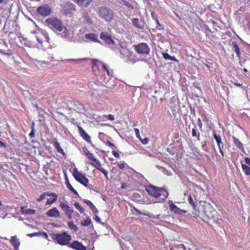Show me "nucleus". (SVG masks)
<instances>
[{
    "label": "nucleus",
    "instance_id": "nucleus-53",
    "mask_svg": "<svg viewBox=\"0 0 250 250\" xmlns=\"http://www.w3.org/2000/svg\"><path fill=\"white\" fill-rule=\"evenodd\" d=\"M0 147H7V145L6 144L1 141H0Z\"/></svg>",
    "mask_w": 250,
    "mask_h": 250
},
{
    "label": "nucleus",
    "instance_id": "nucleus-16",
    "mask_svg": "<svg viewBox=\"0 0 250 250\" xmlns=\"http://www.w3.org/2000/svg\"><path fill=\"white\" fill-rule=\"evenodd\" d=\"M47 216L58 218L60 217V213L56 207L49 209L46 213Z\"/></svg>",
    "mask_w": 250,
    "mask_h": 250
},
{
    "label": "nucleus",
    "instance_id": "nucleus-23",
    "mask_svg": "<svg viewBox=\"0 0 250 250\" xmlns=\"http://www.w3.org/2000/svg\"><path fill=\"white\" fill-rule=\"evenodd\" d=\"M82 18L83 19L84 22L90 25L92 24V20L89 14L87 11H84L82 14Z\"/></svg>",
    "mask_w": 250,
    "mask_h": 250
},
{
    "label": "nucleus",
    "instance_id": "nucleus-47",
    "mask_svg": "<svg viewBox=\"0 0 250 250\" xmlns=\"http://www.w3.org/2000/svg\"><path fill=\"white\" fill-rule=\"evenodd\" d=\"M83 151L84 153V154L86 156L89 154L90 152L88 150L87 148L85 146H84L83 147Z\"/></svg>",
    "mask_w": 250,
    "mask_h": 250
},
{
    "label": "nucleus",
    "instance_id": "nucleus-54",
    "mask_svg": "<svg viewBox=\"0 0 250 250\" xmlns=\"http://www.w3.org/2000/svg\"><path fill=\"white\" fill-rule=\"evenodd\" d=\"M151 17L153 20H155V17H157L156 15L154 12L151 13Z\"/></svg>",
    "mask_w": 250,
    "mask_h": 250
},
{
    "label": "nucleus",
    "instance_id": "nucleus-4",
    "mask_svg": "<svg viewBox=\"0 0 250 250\" xmlns=\"http://www.w3.org/2000/svg\"><path fill=\"white\" fill-rule=\"evenodd\" d=\"M52 238L60 245L68 246L72 239L71 236L65 231L61 233L52 234Z\"/></svg>",
    "mask_w": 250,
    "mask_h": 250
},
{
    "label": "nucleus",
    "instance_id": "nucleus-15",
    "mask_svg": "<svg viewBox=\"0 0 250 250\" xmlns=\"http://www.w3.org/2000/svg\"><path fill=\"white\" fill-rule=\"evenodd\" d=\"M169 209L173 213L179 215L185 214L187 212V210L181 209L173 203H171V204L170 205Z\"/></svg>",
    "mask_w": 250,
    "mask_h": 250
},
{
    "label": "nucleus",
    "instance_id": "nucleus-1",
    "mask_svg": "<svg viewBox=\"0 0 250 250\" xmlns=\"http://www.w3.org/2000/svg\"><path fill=\"white\" fill-rule=\"evenodd\" d=\"M47 25L55 32H62V36L64 38H67L69 36V32L67 28L65 27L62 21L57 18L51 17L45 20Z\"/></svg>",
    "mask_w": 250,
    "mask_h": 250
},
{
    "label": "nucleus",
    "instance_id": "nucleus-11",
    "mask_svg": "<svg viewBox=\"0 0 250 250\" xmlns=\"http://www.w3.org/2000/svg\"><path fill=\"white\" fill-rule=\"evenodd\" d=\"M60 207L65 212V215L67 216V217L69 219H71L72 218L73 210L71 209L68 205L63 202H61Z\"/></svg>",
    "mask_w": 250,
    "mask_h": 250
},
{
    "label": "nucleus",
    "instance_id": "nucleus-27",
    "mask_svg": "<svg viewBox=\"0 0 250 250\" xmlns=\"http://www.w3.org/2000/svg\"><path fill=\"white\" fill-rule=\"evenodd\" d=\"M191 134L193 137L196 138L198 141L200 140V134L195 125H194V127L192 129Z\"/></svg>",
    "mask_w": 250,
    "mask_h": 250
},
{
    "label": "nucleus",
    "instance_id": "nucleus-61",
    "mask_svg": "<svg viewBox=\"0 0 250 250\" xmlns=\"http://www.w3.org/2000/svg\"><path fill=\"white\" fill-rule=\"evenodd\" d=\"M45 37L46 39V41L48 42H49V37L46 35H45Z\"/></svg>",
    "mask_w": 250,
    "mask_h": 250
},
{
    "label": "nucleus",
    "instance_id": "nucleus-34",
    "mask_svg": "<svg viewBox=\"0 0 250 250\" xmlns=\"http://www.w3.org/2000/svg\"><path fill=\"white\" fill-rule=\"evenodd\" d=\"M68 225L71 229H73L75 231L78 230L77 227L74 224L73 221L68 222Z\"/></svg>",
    "mask_w": 250,
    "mask_h": 250
},
{
    "label": "nucleus",
    "instance_id": "nucleus-48",
    "mask_svg": "<svg viewBox=\"0 0 250 250\" xmlns=\"http://www.w3.org/2000/svg\"><path fill=\"white\" fill-rule=\"evenodd\" d=\"M141 139V142L144 145H146L148 143L149 139L147 138H145L144 139Z\"/></svg>",
    "mask_w": 250,
    "mask_h": 250
},
{
    "label": "nucleus",
    "instance_id": "nucleus-5",
    "mask_svg": "<svg viewBox=\"0 0 250 250\" xmlns=\"http://www.w3.org/2000/svg\"><path fill=\"white\" fill-rule=\"evenodd\" d=\"M72 174L77 182L85 187L88 188L89 179L83 173L79 171L77 168L73 169Z\"/></svg>",
    "mask_w": 250,
    "mask_h": 250
},
{
    "label": "nucleus",
    "instance_id": "nucleus-59",
    "mask_svg": "<svg viewBox=\"0 0 250 250\" xmlns=\"http://www.w3.org/2000/svg\"><path fill=\"white\" fill-rule=\"evenodd\" d=\"M70 6H71V8H72L73 10H75V6L74 4L71 3Z\"/></svg>",
    "mask_w": 250,
    "mask_h": 250
},
{
    "label": "nucleus",
    "instance_id": "nucleus-36",
    "mask_svg": "<svg viewBox=\"0 0 250 250\" xmlns=\"http://www.w3.org/2000/svg\"><path fill=\"white\" fill-rule=\"evenodd\" d=\"M123 4L125 5L127 8H129L130 10H133L134 9L133 5L130 3L129 2L127 1L126 0H123Z\"/></svg>",
    "mask_w": 250,
    "mask_h": 250
},
{
    "label": "nucleus",
    "instance_id": "nucleus-28",
    "mask_svg": "<svg viewBox=\"0 0 250 250\" xmlns=\"http://www.w3.org/2000/svg\"><path fill=\"white\" fill-rule=\"evenodd\" d=\"M163 58L167 60H170L171 61H173L176 62H179V60L177 59L174 56H171L170 55H169L168 53L166 52H163L162 53Z\"/></svg>",
    "mask_w": 250,
    "mask_h": 250
},
{
    "label": "nucleus",
    "instance_id": "nucleus-13",
    "mask_svg": "<svg viewBox=\"0 0 250 250\" xmlns=\"http://www.w3.org/2000/svg\"><path fill=\"white\" fill-rule=\"evenodd\" d=\"M68 247L75 250H86V247L78 241H73L69 244Z\"/></svg>",
    "mask_w": 250,
    "mask_h": 250
},
{
    "label": "nucleus",
    "instance_id": "nucleus-32",
    "mask_svg": "<svg viewBox=\"0 0 250 250\" xmlns=\"http://www.w3.org/2000/svg\"><path fill=\"white\" fill-rule=\"evenodd\" d=\"M132 24L136 28L141 29L142 28L140 22L138 18H134L132 20Z\"/></svg>",
    "mask_w": 250,
    "mask_h": 250
},
{
    "label": "nucleus",
    "instance_id": "nucleus-49",
    "mask_svg": "<svg viewBox=\"0 0 250 250\" xmlns=\"http://www.w3.org/2000/svg\"><path fill=\"white\" fill-rule=\"evenodd\" d=\"M112 153L113 154V155L116 158H120V155L116 151H114V150H113L112 151Z\"/></svg>",
    "mask_w": 250,
    "mask_h": 250
},
{
    "label": "nucleus",
    "instance_id": "nucleus-50",
    "mask_svg": "<svg viewBox=\"0 0 250 250\" xmlns=\"http://www.w3.org/2000/svg\"><path fill=\"white\" fill-rule=\"evenodd\" d=\"M245 161L247 165L250 167V158L249 157H246L245 158Z\"/></svg>",
    "mask_w": 250,
    "mask_h": 250
},
{
    "label": "nucleus",
    "instance_id": "nucleus-19",
    "mask_svg": "<svg viewBox=\"0 0 250 250\" xmlns=\"http://www.w3.org/2000/svg\"><path fill=\"white\" fill-rule=\"evenodd\" d=\"M52 144L54 147L57 149L58 153H61L63 156H65V153L63 149L61 147L59 142L57 141V139H54L53 141Z\"/></svg>",
    "mask_w": 250,
    "mask_h": 250
},
{
    "label": "nucleus",
    "instance_id": "nucleus-12",
    "mask_svg": "<svg viewBox=\"0 0 250 250\" xmlns=\"http://www.w3.org/2000/svg\"><path fill=\"white\" fill-rule=\"evenodd\" d=\"M213 137L217 143L219 152L221 153L222 157L223 158L224 157V153L223 150V146H221V145L222 144L221 137L220 135L217 134L216 132H214Z\"/></svg>",
    "mask_w": 250,
    "mask_h": 250
},
{
    "label": "nucleus",
    "instance_id": "nucleus-45",
    "mask_svg": "<svg viewBox=\"0 0 250 250\" xmlns=\"http://www.w3.org/2000/svg\"><path fill=\"white\" fill-rule=\"evenodd\" d=\"M118 167L120 169H123L125 167V162H123L121 163H118L117 164Z\"/></svg>",
    "mask_w": 250,
    "mask_h": 250
},
{
    "label": "nucleus",
    "instance_id": "nucleus-17",
    "mask_svg": "<svg viewBox=\"0 0 250 250\" xmlns=\"http://www.w3.org/2000/svg\"><path fill=\"white\" fill-rule=\"evenodd\" d=\"M10 242L12 246L14 247V250H19L20 242L16 236H12Z\"/></svg>",
    "mask_w": 250,
    "mask_h": 250
},
{
    "label": "nucleus",
    "instance_id": "nucleus-46",
    "mask_svg": "<svg viewBox=\"0 0 250 250\" xmlns=\"http://www.w3.org/2000/svg\"><path fill=\"white\" fill-rule=\"evenodd\" d=\"M105 145L110 147H113L115 148H116V146L109 141H107L105 143Z\"/></svg>",
    "mask_w": 250,
    "mask_h": 250
},
{
    "label": "nucleus",
    "instance_id": "nucleus-63",
    "mask_svg": "<svg viewBox=\"0 0 250 250\" xmlns=\"http://www.w3.org/2000/svg\"><path fill=\"white\" fill-rule=\"evenodd\" d=\"M4 0H0V3H2L4 2Z\"/></svg>",
    "mask_w": 250,
    "mask_h": 250
},
{
    "label": "nucleus",
    "instance_id": "nucleus-35",
    "mask_svg": "<svg viewBox=\"0 0 250 250\" xmlns=\"http://www.w3.org/2000/svg\"><path fill=\"white\" fill-rule=\"evenodd\" d=\"M46 195H50V193L47 192L42 193L40 195L39 198L37 199V201L39 202L42 201L45 198Z\"/></svg>",
    "mask_w": 250,
    "mask_h": 250
},
{
    "label": "nucleus",
    "instance_id": "nucleus-6",
    "mask_svg": "<svg viewBox=\"0 0 250 250\" xmlns=\"http://www.w3.org/2000/svg\"><path fill=\"white\" fill-rule=\"evenodd\" d=\"M136 52L141 55H147L149 54L150 48L145 42H141L133 46Z\"/></svg>",
    "mask_w": 250,
    "mask_h": 250
},
{
    "label": "nucleus",
    "instance_id": "nucleus-9",
    "mask_svg": "<svg viewBox=\"0 0 250 250\" xmlns=\"http://www.w3.org/2000/svg\"><path fill=\"white\" fill-rule=\"evenodd\" d=\"M92 162L90 163V164L97 169L98 170L101 171L102 173L104 174L106 180H108V176L107 171L104 169L103 167H102V165L99 160L97 159V161L98 162L99 164H97V162L95 161H92Z\"/></svg>",
    "mask_w": 250,
    "mask_h": 250
},
{
    "label": "nucleus",
    "instance_id": "nucleus-25",
    "mask_svg": "<svg viewBox=\"0 0 250 250\" xmlns=\"http://www.w3.org/2000/svg\"><path fill=\"white\" fill-rule=\"evenodd\" d=\"M85 38L94 42L101 43V42L98 40L97 36L94 33H89L85 35Z\"/></svg>",
    "mask_w": 250,
    "mask_h": 250
},
{
    "label": "nucleus",
    "instance_id": "nucleus-55",
    "mask_svg": "<svg viewBox=\"0 0 250 250\" xmlns=\"http://www.w3.org/2000/svg\"><path fill=\"white\" fill-rule=\"evenodd\" d=\"M232 83L235 85V86H238V87H242V84H240V83H237L236 82H233Z\"/></svg>",
    "mask_w": 250,
    "mask_h": 250
},
{
    "label": "nucleus",
    "instance_id": "nucleus-62",
    "mask_svg": "<svg viewBox=\"0 0 250 250\" xmlns=\"http://www.w3.org/2000/svg\"><path fill=\"white\" fill-rule=\"evenodd\" d=\"M205 65H206V66H207L208 69H209L210 66H209L207 64H205Z\"/></svg>",
    "mask_w": 250,
    "mask_h": 250
},
{
    "label": "nucleus",
    "instance_id": "nucleus-24",
    "mask_svg": "<svg viewBox=\"0 0 250 250\" xmlns=\"http://www.w3.org/2000/svg\"><path fill=\"white\" fill-rule=\"evenodd\" d=\"M120 52L121 54L122 55V57L124 58H128L130 57L132 53L128 48L123 46H121V49H120Z\"/></svg>",
    "mask_w": 250,
    "mask_h": 250
},
{
    "label": "nucleus",
    "instance_id": "nucleus-3",
    "mask_svg": "<svg viewBox=\"0 0 250 250\" xmlns=\"http://www.w3.org/2000/svg\"><path fill=\"white\" fill-rule=\"evenodd\" d=\"M97 15L98 17L107 22L112 21L114 19L113 10L106 6H101L98 7Z\"/></svg>",
    "mask_w": 250,
    "mask_h": 250
},
{
    "label": "nucleus",
    "instance_id": "nucleus-56",
    "mask_svg": "<svg viewBox=\"0 0 250 250\" xmlns=\"http://www.w3.org/2000/svg\"><path fill=\"white\" fill-rule=\"evenodd\" d=\"M134 209L136 211V212H137V213L138 214H142V212L139 209H138L137 208H136L135 207H134Z\"/></svg>",
    "mask_w": 250,
    "mask_h": 250
},
{
    "label": "nucleus",
    "instance_id": "nucleus-18",
    "mask_svg": "<svg viewBox=\"0 0 250 250\" xmlns=\"http://www.w3.org/2000/svg\"><path fill=\"white\" fill-rule=\"evenodd\" d=\"M98 61L97 59H93L92 61V71L96 76H98L100 74V69L98 65Z\"/></svg>",
    "mask_w": 250,
    "mask_h": 250
},
{
    "label": "nucleus",
    "instance_id": "nucleus-40",
    "mask_svg": "<svg viewBox=\"0 0 250 250\" xmlns=\"http://www.w3.org/2000/svg\"><path fill=\"white\" fill-rule=\"evenodd\" d=\"M197 125L199 127L200 130L203 131V124L202 121L200 118H198L197 119Z\"/></svg>",
    "mask_w": 250,
    "mask_h": 250
},
{
    "label": "nucleus",
    "instance_id": "nucleus-29",
    "mask_svg": "<svg viewBox=\"0 0 250 250\" xmlns=\"http://www.w3.org/2000/svg\"><path fill=\"white\" fill-rule=\"evenodd\" d=\"M49 196H51L53 197V199L52 200H51L50 199H48L45 204L46 205L52 204L54 203H55V202H56V201L57 200L58 196L55 193H50V195H49Z\"/></svg>",
    "mask_w": 250,
    "mask_h": 250
},
{
    "label": "nucleus",
    "instance_id": "nucleus-10",
    "mask_svg": "<svg viewBox=\"0 0 250 250\" xmlns=\"http://www.w3.org/2000/svg\"><path fill=\"white\" fill-rule=\"evenodd\" d=\"M79 133L82 138L86 142L90 145H92V142L90 136L84 130V129L80 125L78 126Z\"/></svg>",
    "mask_w": 250,
    "mask_h": 250
},
{
    "label": "nucleus",
    "instance_id": "nucleus-43",
    "mask_svg": "<svg viewBox=\"0 0 250 250\" xmlns=\"http://www.w3.org/2000/svg\"><path fill=\"white\" fill-rule=\"evenodd\" d=\"M83 202L85 203L89 208L93 207V204L89 200L84 199Z\"/></svg>",
    "mask_w": 250,
    "mask_h": 250
},
{
    "label": "nucleus",
    "instance_id": "nucleus-52",
    "mask_svg": "<svg viewBox=\"0 0 250 250\" xmlns=\"http://www.w3.org/2000/svg\"><path fill=\"white\" fill-rule=\"evenodd\" d=\"M90 208L95 213L98 212V210L94 205H93V207H91Z\"/></svg>",
    "mask_w": 250,
    "mask_h": 250
},
{
    "label": "nucleus",
    "instance_id": "nucleus-41",
    "mask_svg": "<svg viewBox=\"0 0 250 250\" xmlns=\"http://www.w3.org/2000/svg\"><path fill=\"white\" fill-rule=\"evenodd\" d=\"M103 68L105 70L107 74L109 76L110 72L108 67L104 63H103Z\"/></svg>",
    "mask_w": 250,
    "mask_h": 250
},
{
    "label": "nucleus",
    "instance_id": "nucleus-30",
    "mask_svg": "<svg viewBox=\"0 0 250 250\" xmlns=\"http://www.w3.org/2000/svg\"><path fill=\"white\" fill-rule=\"evenodd\" d=\"M232 44L233 46V50L236 53L237 56L240 58L241 56L240 50L237 42H233Z\"/></svg>",
    "mask_w": 250,
    "mask_h": 250
},
{
    "label": "nucleus",
    "instance_id": "nucleus-39",
    "mask_svg": "<svg viewBox=\"0 0 250 250\" xmlns=\"http://www.w3.org/2000/svg\"><path fill=\"white\" fill-rule=\"evenodd\" d=\"M34 125H35L34 123H33L32 125V126H31L32 130H31V132L29 134V137L30 138H34L35 137Z\"/></svg>",
    "mask_w": 250,
    "mask_h": 250
},
{
    "label": "nucleus",
    "instance_id": "nucleus-22",
    "mask_svg": "<svg viewBox=\"0 0 250 250\" xmlns=\"http://www.w3.org/2000/svg\"><path fill=\"white\" fill-rule=\"evenodd\" d=\"M65 184H66V187H67V188L71 191H72L74 193V194H75V195L78 196L79 195L78 192L73 188L72 186L70 183L66 174H65Z\"/></svg>",
    "mask_w": 250,
    "mask_h": 250
},
{
    "label": "nucleus",
    "instance_id": "nucleus-58",
    "mask_svg": "<svg viewBox=\"0 0 250 250\" xmlns=\"http://www.w3.org/2000/svg\"><path fill=\"white\" fill-rule=\"evenodd\" d=\"M36 235V233H34L28 234V236H30V237H32V236H35Z\"/></svg>",
    "mask_w": 250,
    "mask_h": 250
},
{
    "label": "nucleus",
    "instance_id": "nucleus-44",
    "mask_svg": "<svg viewBox=\"0 0 250 250\" xmlns=\"http://www.w3.org/2000/svg\"><path fill=\"white\" fill-rule=\"evenodd\" d=\"M104 117H105V118H107L108 120H110V121H113L114 120V116L112 115V114H109L108 115H104L103 116Z\"/></svg>",
    "mask_w": 250,
    "mask_h": 250
},
{
    "label": "nucleus",
    "instance_id": "nucleus-38",
    "mask_svg": "<svg viewBox=\"0 0 250 250\" xmlns=\"http://www.w3.org/2000/svg\"><path fill=\"white\" fill-rule=\"evenodd\" d=\"M74 206L77 209H78L81 213L84 212V209L82 208L79 203H75Z\"/></svg>",
    "mask_w": 250,
    "mask_h": 250
},
{
    "label": "nucleus",
    "instance_id": "nucleus-26",
    "mask_svg": "<svg viewBox=\"0 0 250 250\" xmlns=\"http://www.w3.org/2000/svg\"><path fill=\"white\" fill-rule=\"evenodd\" d=\"M21 211L22 214H27L30 215H34L36 213L35 210L30 208H26L25 207H21Z\"/></svg>",
    "mask_w": 250,
    "mask_h": 250
},
{
    "label": "nucleus",
    "instance_id": "nucleus-7",
    "mask_svg": "<svg viewBox=\"0 0 250 250\" xmlns=\"http://www.w3.org/2000/svg\"><path fill=\"white\" fill-rule=\"evenodd\" d=\"M100 39L108 45L111 47H114L115 42L111 36L107 32H102L100 33Z\"/></svg>",
    "mask_w": 250,
    "mask_h": 250
},
{
    "label": "nucleus",
    "instance_id": "nucleus-60",
    "mask_svg": "<svg viewBox=\"0 0 250 250\" xmlns=\"http://www.w3.org/2000/svg\"><path fill=\"white\" fill-rule=\"evenodd\" d=\"M248 29L250 31V20L248 21Z\"/></svg>",
    "mask_w": 250,
    "mask_h": 250
},
{
    "label": "nucleus",
    "instance_id": "nucleus-57",
    "mask_svg": "<svg viewBox=\"0 0 250 250\" xmlns=\"http://www.w3.org/2000/svg\"><path fill=\"white\" fill-rule=\"evenodd\" d=\"M95 220H96V222H100L101 219H100V218L98 216H96Z\"/></svg>",
    "mask_w": 250,
    "mask_h": 250
},
{
    "label": "nucleus",
    "instance_id": "nucleus-20",
    "mask_svg": "<svg viewBox=\"0 0 250 250\" xmlns=\"http://www.w3.org/2000/svg\"><path fill=\"white\" fill-rule=\"evenodd\" d=\"M78 5L83 7H88L92 1V0H74Z\"/></svg>",
    "mask_w": 250,
    "mask_h": 250
},
{
    "label": "nucleus",
    "instance_id": "nucleus-8",
    "mask_svg": "<svg viewBox=\"0 0 250 250\" xmlns=\"http://www.w3.org/2000/svg\"><path fill=\"white\" fill-rule=\"evenodd\" d=\"M51 8L47 4H44L41 6L37 9L38 13L43 17L49 16L51 14Z\"/></svg>",
    "mask_w": 250,
    "mask_h": 250
},
{
    "label": "nucleus",
    "instance_id": "nucleus-21",
    "mask_svg": "<svg viewBox=\"0 0 250 250\" xmlns=\"http://www.w3.org/2000/svg\"><path fill=\"white\" fill-rule=\"evenodd\" d=\"M233 142L237 148L241 151L244 150L243 144L242 142L235 136L232 137Z\"/></svg>",
    "mask_w": 250,
    "mask_h": 250
},
{
    "label": "nucleus",
    "instance_id": "nucleus-14",
    "mask_svg": "<svg viewBox=\"0 0 250 250\" xmlns=\"http://www.w3.org/2000/svg\"><path fill=\"white\" fill-rule=\"evenodd\" d=\"M188 203L191 206L193 209L194 210H196V205L197 202V200L194 195V193H190L187 199Z\"/></svg>",
    "mask_w": 250,
    "mask_h": 250
},
{
    "label": "nucleus",
    "instance_id": "nucleus-64",
    "mask_svg": "<svg viewBox=\"0 0 250 250\" xmlns=\"http://www.w3.org/2000/svg\"><path fill=\"white\" fill-rule=\"evenodd\" d=\"M182 249L185 250V247L184 246L182 247Z\"/></svg>",
    "mask_w": 250,
    "mask_h": 250
},
{
    "label": "nucleus",
    "instance_id": "nucleus-2",
    "mask_svg": "<svg viewBox=\"0 0 250 250\" xmlns=\"http://www.w3.org/2000/svg\"><path fill=\"white\" fill-rule=\"evenodd\" d=\"M146 190L150 196L157 199V202H164L168 195L166 190L162 188H157L155 186L150 185L147 187Z\"/></svg>",
    "mask_w": 250,
    "mask_h": 250
},
{
    "label": "nucleus",
    "instance_id": "nucleus-51",
    "mask_svg": "<svg viewBox=\"0 0 250 250\" xmlns=\"http://www.w3.org/2000/svg\"><path fill=\"white\" fill-rule=\"evenodd\" d=\"M134 130H135V133H136V136L139 138V139H141L140 138V133H139V129L138 128H134Z\"/></svg>",
    "mask_w": 250,
    "mask_h": 250
},
{
    "label": "nucleus",
    "instance_id": "nucleus-37",
    "mask_svg": "<svg viewBox=\"0 0 250 250\" xmlns=\"http://www.w3.org/2000/svg\"><path fill=\"white\" fill-rule=\"evenodd\" d=\"M87 158L90 161H96L97 164H99L98 162L97 161V159L95 158L93 154L91 152H90L86 155Z\"/></svg>",
    "mask_w": 250,
    "mask_h": 250
},
{
    "label": "nucleus",
    "instance_id": "nucleus-31",
    "mask_svg": "<svg viewBox=\"0 0 250 250\" xmlns=\"http://www.w3.org/2000/svg\"><path fill=\"white\" fill-rule=\"evenodd\" d=\"M242 168L244 173L247 176H250V167L246 164H242Z\"/></svg>",
    "mask_w": 250,
    "mask_h": 250
},
{
    "label": "nucleus",
    "instance_id": "nucleus-33",
    "mask_svg": "<svg viewBox=\"0 0 250 250\" xmlns=\"http://www.w3.org/2000/svg\"><path fill=\"white\" fill-rule=\"evenodd\" d=\"M91 223V220L89 217L85 219L82 222L81 224L82 226L87 227Z\"/></svg>",
    "mask_w": 250,
    "mask_h": 250
},
{
    "label": "nucleus",
    "instance_id": "nucleus-42",
    "mask_svg": "<svg viewBox=\"0 0 250 250\" xmlns=\"http://www.w3.org/2000/svg\"><path fill=\"white\" fill-rule=\"evenodd\" d=\"M155 21L157 24L158 26L157 27V29L159 30H162L163 29L162 25L160 23L159 20L157 17H155Z\"/></svg>",
    "mask_w": 250,
    "mask_h": 250
}]
</instances>
